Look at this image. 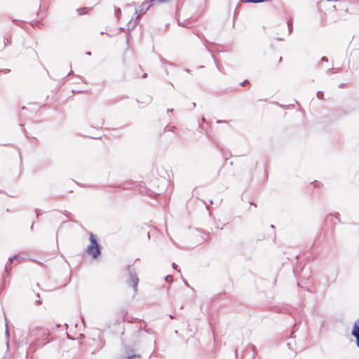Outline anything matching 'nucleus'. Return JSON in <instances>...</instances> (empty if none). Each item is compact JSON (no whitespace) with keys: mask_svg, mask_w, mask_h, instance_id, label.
I'll list each match as a JSON object with an SVG mask.
<instances>
[{"mask_svg":"<svg viewBox=\"0 0 359 359\" xmlns=\"http://www.w3.org/2000/svg\"><path fill=\"white\" fill-rule=\"evenodd\" d=\"M90 245L86 248V252L91 255L93 258H97L101 254V246L97 241L96 236L93 233H89Z\"/></svg>","mask_w":359,"mask_h":359,"instance_id":"obj_1","label":"nucleus"},{"mask_svg":"<svg viewBox=\"0 0 359 359\" xmlns=\"http://www.w3.org/2000/svg\"><path fill=\"white\" fill-rule=\"evenodd\" d=\"M127 271H128V276L130 280V282L133 283V288L135 292V293H137V286L139 283V278L137 274L136 269L133 267V264L128 265L127 266Z\"/></svg>","mask_w":359,"mask_h":359,"instance_id":"obj_2","label":"nucleus"},{"mask_svg":"<svg viewBox=\"0 0 359 359\" xmlns=\"http://www.w3.org/2000/svg\"><path fill=\"white\" fill-rule=\"evenodd\" d=\"M154 0H145L140 6V10H139V12L140 13V15L142 14H144V13H146L151 7V3ZM138 13V11L137 9H135V15H138L137 14Z\"/></svg>","mask_w":359,"mask_h":359,"instance_id":"obj_3","label":"nucleus"},{"mask_svg":"<svg viewBox=\"0 0 359 359\" xmlns=\"http://www.w3.org/2000/svg\"><path fill=\"white\" fill-rule=\"evenodd\" d=\"M351 334L355 337L356 345L359 348V319L355 323L351 331Z\"/></svg>","mask_w":359,"mask_h":359,"instance_id":"obj_4","label":"nucleus"},{"mask_svg":"<svg viewBox=\"0 0 359 359\" xmlns=\"http://www.w3.org/2000/svg\"><path fill=\"white\" fill-rule=\"evenodd\" d=\"M140 19V15H137L135 20L134 21H132V20L130 21H129L126 25L127 30L128 31L133 30L136 27V25L138 24Z\"/></svg>","mask_w":359,"mask_h":359,"instance_id":"obj_5","label":"nucleus"},{"mask_svg":"<svg viewBox=\"0 0 359 359\" xmlns=\"http://www.w3.org/2000/svg\"><path fill=\"white\" fill-rule=\"evenodd\" d=\"M149 333V330H142V329H139L137 331V337H144L147 334Z\"/></svg>","mask_w":359,"mask_h":359,"instance_id":"obj_6","label":"nucleus"},{"mask_svg":"<svg viewBox=\"0 0 359 359\" xmlns=\"http://www.w3.org/2000/svg\"><path fill=\"white\" fill-rule=\"evenodd\" d=\"M141 355L139 354L128 355L125 358L121 359H141Z\"/></svg>","mask_w":359,"mask_h":359,"instance_id":"obj_7","label":"nucleus"},{"mask_svg":"<svg viewBox=\"0 0 359 359\" xmlns=\"http://www.w3.org/2000/svg\"><path fill=\"white\" fill-rule=\"evenodd\" d=\"M88 10H89V8H88L86 7H83V8H78L76 10V11L79 15H81L86 14Z\"/></svg>","mask_w":359,"mask_h":359,"instance_id":"obj_8","label":"nucleus"},{"mask_svg":"<svg viewBox=\"0 0 359 359\" xmlns=\"http://www.w3.org/2000/svg\"><path fill=\"white\" fill-rule=\"evenodd\" d=\"M114 13L117 19H119L120 15L121 13V8L116 6H114Z\"/></svg>","mask_w":359,"mask_h":359,"instance_id":"obj_9","label":"nucleus"},{"mask_svg":"<svg viewBox=\"0 0 359 359\" xmlns=\"http://www.w3.org/2000/svg\"><path fill=\"white\" fill-rule=\"evenodd\" d=\"M11 44V38L10 36H7L4 39V46Z\"/></svg>","mask_w":359,"mask_h":359,"instance_id":"obj_10","label":"nucleus"},{"mask_svg":"<svg viewBox=\"0 0 359 359\" xmlns=\"http://www.w3.org/2000/svg\"><path fill=\"white\" fill-rule=\"evenodd\" d=\"M15 259L20 261V256L18 255H15L13 257H10L8 259V261H9V262L12 263L13 262V260H15Z\"/></svg>","mask_w":359,"mask_h":359,"instance_id":"obj_11","label":"nucleus"},{"mask_svg":"<svg viewBox=\"0 0 359 359\" xmlns=\"http://www.w3.org/2000/svg\"><path fill=\"white\" fill-rule=\"evenodd\" d=\"M316 96L318 99L322 100L323 99V93L322 91H318Z\"/></svg>","mask_w":359,"mask_h":359,"instance_id":"obj_12","label":"nucleus"},{"mask_svg":"<svg viewBox=\"0 0 359 359\" xmlns=\"http://www.w3.org/2000/svg\"><path fill=\"white\" fill-rule=\"evenodd\" d=\"M165 281L170 283L172 281V277L170 275H168L165 277Z\"/></svg>","mask_w":359,"mask_h":359,"instance_id":"obj_13","label":"nucleus"},{"mask_svg":"<svg viewBox=\"0 0 359 359\" xmlns=\"http://www.w3.org/2000/svg\"><path fill=\"white\" fill-rule=\"evenodd\" d=\"M334 73H336V72H334V68L328 69L326 71V74H334Z\"/></svg>","mask_w":359,"mask_h":359,"instance_id":"obj_14","label":"nucleus"},{"mask_svg":"<svg viewBox=\"0 0 359 359\" xmlns=\"http://www.w3.org/2000/svg\"><path fill=\"white\" fill-rule=\"evenodd\" d=\"M330 4V0H321L320 1V7L321 8V6L324 4Z\"/></svg>","mask_w":359,"mask_h":359,"instance_id":"obj_15","label":"nucleus"},{"mask_svg":"<svg viewBox=\"0 0 359 359\" xmlns=\"http://www.w3.org/2000/svg\"><path fill=\"white\" fill-rule=\"evenodd\" d=\"M5 334H6V336L7 337V338L8 339V338H9V337H10V333H9V330H8V328L7 325H6V331H5Z\"/></svg>","mask_w":359,"mask_h":359,"instance_id":"obj_16","label":"nucleus"},{"mask_svg":"<svg viewBox=\"0 0 359 359\" xmlns=\"http://www.w3.org/2000/svg\"><path fill=\"white\" fill-rule=\"evenodd\" d=\"M35 212H36V217H39L40 215L42 214L41 210L40 209H36L35 210Z\"/></svg>","mask_w":359,"mask_h":359,"instance_id":"obj_17","label":"nucleus"},{"mask_svg":"<svg viewBox=\"0 0 359 359\" xmlns=\"http://www.w3.org/2000/svg\"><path fill=\"white\" fill-rule=\"evenodd\" d=\"M249 83V81L248 80L245 79L244 81H243L242 83H240L241 86H243L246 84Z\"/></svg>","mask_w":359,"mask_h":359,"instance_id":"obj_18","label":"nucleus"},{"mask_svg":"<svg viewBox=\"0 0 359 359\" xmlns=\"http://www.w3.org/2000/svg\"><path fill=\"white\" fill-rule=\"evenodd\" d=\"M172 266L174 269L177 270L179 272H180V270L177 269V265L175 263H172Z\"/></svg>","mask_w":359,"mask_h":359,"instance_id":"obj_19","label":"nucleus"},{"mask_svg":"<svg viewBox=\"0 0 359 359\" xmlns=\"http://www.w3.org/2000/svg\"><path fill=\"white\" fill-rule=\"evenodd\" d=\"M287 27L292 26V20L290 19L287 22Z\"/></svg>","mask_w":359,"mask_h":359,"instance_id":"obj_20","label":"nucleus"},{"mask_svg":"<svg viewBox=\"0 0 359 359\" xmlns=\"http://www.w3.org/2000/svg\"><path fill=\"white\" fill-rule=\"evenodd\" d=\"M321 60L323 62H328V58L327 57H325V56H323V57H322Z\"/></svg>","mask_w":359,"mask_h":359,"instance_id":"obj_21","label":"nucleus"},{"mask_svg":"<svg viewBox=\"0 0 359 359\" xmlns=\"http://www.w3.org/2000/svg\"><path fill=\"white\" fill-rule=\"evenodd\" d=\"M287 27H288V34H290L292 32V26H290Z\"/></svg>","mask_w":359,"mask_h":359,"instance_id":"obj_22","label":"nucleus"},{"mask_svg":"<svg viewBox=\"0 0 359 359\" xmlns=\"http://www.w3.org/2000/svg\"><path fill=\"white\" fill-rule=\"evenodd\" d=\"M182 280L186 285L189 286L187 281L184 278H182Z\"/></svg>","mask_w":359,"mask_h":359,"instance_id":"obj_23","label":"nucleus"},{"mask_svg":"<svg viewBox=\"0 0 359 359\" xmlns=\"http://www.w3.org/2000/svg\"><path fill=\"white\" fill-rule=\"evenodd\" d=\"M215 64H216V66H217V69H219V71H221V69L217 64V62L216 60H215Z\"/></svg>","mask_w":359,"mask_h":359,"instance_id":"obj_24","label":"nucleus"},{"mask_svg":"<svg viewBox=\"0 0 359 359\" xmlns=\"http://www.w3.org/2000/svg\"><path fill=\"white\" fill-rule=\"evenodd\" d=\"M336 219L339 221V214L337 213V215H336Z\"/></svg>","mask_w":359,"mask_h":359,"instance_id":"obj_25","label":"nucleus"},{"mask_svg":"<svg viewBox=\"0 0 359 359\" xmlns=\"http://www.w3.org/2000/svg\"><path fill=\"white\" fill-rule=\"evenodd\" d=\"M332 215H331L327 216L326 219L329 220L330 219H332Z\"/></svg>","mask_w":359,"mask_h":359,"instance_id":"obj_26","label":"nucleus"},{"mask_svg":"<svg viewBox=\"0 0 359 359\" xmlns=\"http://www.w3.org/2000/svg\"><path fill=\"white\" fill-rule=\"evenodd\" d=\"M86 54L87 55H88V56H90L92 53H91V52H90V51H88V52H86Z\"/></svg>","mask_w":359,"mask_h":359,"instance_id":"obj_27","label":"nucleus"},{"mask_svg":"<svg viewBox=\"0 0 359 359\" xmlns=\"http://www.w3.org/2000/svg\"><path fill=\"white\" fill-rule=\"evenodd\" d=\"M224 122H226V121H221V120H218V121H217V123H224Z\"/></svg>","mask_w":359,"mask_h":359,"instance_id":"obj_28","label":"nucleus"},{"mask_svg":"<svg viewBox=\"0 0 359 359\" xmlns=\"http://www.w3.org/2000/svg\"><path fill=\"white\" fill-rule=\"evenodd\" d=\"M330 8L332 9V10H334L335 9V6L330 5Z\"/></svg>","mask_w":359,"mask_h":359,"instance_id":"obj_29","label":"nucleus"},{"mask_svg":"<svg viewBox=\"0 0 359 359\" xmlns=\"http://www.w3.org/2000/svg\"><path fill=\"white\" fill-rule=\"evenodd\" d=\"M142 77H143L144 79L147 78V73H144V74H143Z\"/></svg>","mask_w":359,"mask_h":359,"instance_id":"obj_30","label":"nucleus"},{"mask_svg":"<svg viewBox=\"0 0 359 359\" xmlns=\"http://www.w3.org/2000/svg\"><path fill=\"white\" fill-rule=\"evenodd\" d=\"M8 264H6V266H5V271H6V272H8Z\"/></svg>","mask_w":359,"mask_h":359,"instance_id":"obj_31","label":"nucleus"},{"mask_svg":"<svg viewBox=\"0 0 359 359\" xmlns=\"http://www.w3.org/2000/svg\"><path fill=\"white\" fill-rule=\"evenodd\" d=\"M185 72H187V73H191V70L189 69H185Z\"/></svg>","mask_w":359,"mask_h":359,"instance_id":"obj_32","label":"nucleus"},{"mask_svg":"<svg viewBox=\"0 0 359 359\" xmlns=\"http://www.w3.org/2000/svg\"><path fill=\"white\" fill-rule=\"evenodd\" d=\"M287 346H288V348H289L290 349H292V348H291V346H290V343H287Z\"/></svg>","mask_w":359,"mask_h":359,"instance_id":"obj_33","label":"nucleus"},{"mask_svg":"<svg viewBox=\"0 0 359 359\" xmlns=\"http://www.w3.org/2000/svg\"><path fill=\"white\" fill-rule=\"evenodd\" d=\"M344 83H341V84L339 85V88H343V87H344Z\"/></svg>","mask_w":359,"mask_h":359,"instance_id":"obj_34","label":"nucleus"},{"mask_svg":"<svg viewBox=\"0 0 359 359\" xmlns=\"http://www.w3.org/2000/svg\"><path fill=\"white\" fill-rule=\"evenodd\" d=\"M173 111V109H168V112H172Z\"/></svg>","mask_w":359,"mask_h":359,"instance_id":"obj_35","label":"nucleus"},{"mask_svg":"<svg viewBox=\"0 0 359 359\" xmlns=\"http://www.w3.org/2000/svg\"><path fill=\"white\" fill-rule=\"evenodd\" d=\"M81 320H82L83 324L85 325V321H84L83 318H81Z\"/></svg>","mask_w":359,"mask_h":359,"instance_id":"obj_36","label":"nucleus"},{"mask_svg":"<svg viewBox=\"0 0 359 359\" xmlns=\"http://www.w3.org/2000/svg\"><path fill=\"white\" fill-rule=\"evenodd\" d=\"M252 348H253L254 352H255V349H256L255 346H254V345H253V346H252Z\"/></svg>","mask_w":359,"mask_h":359,"instance_id":"obj_37","label":"nucleus"},{"mask_svg":"<svg viewBox=\"0 0 359 359\" xmlns=\"http://www.w3.org/2000/svg\"><path fill=\"white\" fill-rule=\"evenodd\" d=\"M147 237H148L149 239L150 238L149 233H147Z\"/></svg>","mask_w":359,"mask_h":359,"instance_id":"obj_38","label":"nucleus"},{"mask_svg":"<svg viewBox=\"0 0 359 359\" xmlns=\"http://www.w3.org/2000/svg\"><path fill=\"white\" fill-rule=\"evenodd\" d=\"M270 226H271V228H272V229H274V228H275L274 225H273V224H271Z\"/></svg>","mask_w":359,"mask_h":359,"instance_id":"obj_39","label":"nucleus"},{"mask_svg":"<svg viewBox=\"0 0 359 359\" xmlns=\"http://www.w3.org/2000/svg\"><path fill=\"white\" fill-rule=\"evenodd\" d=\"M191 104H192L193 107L196 106V103L195 102H193Z\"/></svg>","mask_w":359,"mask_h":359,"instance_id":"obj_40","label":"nucleus"},{"mask_svg":"<svg viewBox=\"0 0 359 359\" xmlns=\"http://www.w3.org/2000/svg\"><path fill=\"white\" fill-rule=\"evenodd\" d=\"M38 304H41V301L39 299L37 301Z\"/></svg>","mask_w":359,"mask_h":359,"instance_id":"obj_41","label":"nucleus"},{"mask_svg":"<svg viewBox=\"0 0 359 359\" xmlns=\"http://www.w3.org/2000/svg\"><path fill=\"white\" fill-rule=\"evenodd\" d=\"M202 121H203V122H205V118H204V117H203V118H202Z\"/></svg>","mask_w":359,"mask_h":359,"instance_id":"obj_42","label":"nucleus"},{"mask_svg":"<svg viewBox=\"0 0 359 359\" xmlns=\"http://www.w3.org/2000/svg\"><path fill=\"white\" fill-rule=\"evenodd\" d=\"M237 353H238V350H237V349H236V350H235V354L236 355V354H237Z\"/></svg>","mask_w":359,"mask_h":359,"instance_id":"obj_43","label":"nucleus"},{"mask_svg":"<svg viewBox=\"0 0 359 359\" xmlns=\"http://www.w3.org/2000/svg\"><path fill=\"white\" fill-rule=\"evenodd\" d=\"M33 226H34V222L32 223V226H31V229H33Z\"/></svg>","mask_w":359,"mask_h":359,"instance_id":"obj_44","label":"nucleus"},{"mask_svg":"<svg viewBox=\"0 0 359 359\" xmlns=\"http://www.w3.org/2000/svg\"><path fill=\"white\" fill-rule=\"evenodd\" d=\"M72 74V72L71 71V72L68 74V75H70V74Z\"/></svg>","mask_w":359,"mask_h":359,"instance_id":"obj_45","label":"nucleus"},{"mask_svg":"<svg viewBox=\"0 0 359 359\" xmlns=\"http://www.w3.org/2000/svg\"><path fill=\"white\" fill-rule=\"evenodd\" d=\"M281 60H282V57H280L279 61H281Z\"/></svg>","mask_w":359,"mask_h":359,"instance_id":"obj_46","label":"nucleus"},{"mask_svg":"<svg viewBox=\"0 0 359 359\" xmlns=\"http://www.w3.org/2000/svg\"><path fill=\"white\" fill-rule=\"evenodd\" d=\"M7 346H8V340L6 342Z\"/></svg>","mask_w":359,"mask_h":359,"instance_id":"obj_47","label":"nucleus"}]
</instances>
